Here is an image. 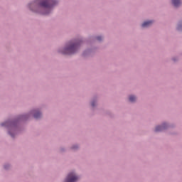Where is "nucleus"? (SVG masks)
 I'll list each match as a JSON object with an SVG mask.
<instances>
[{
    "label": "nucleus",
    "instance_id": "obj_1",
    "mask_svg": "<svg viewBox=\"0 0 182 182\" xmlns=\"http://www.w3.org/2000/svg\"><path fill=\"white\" fill-rule=\"evenodd\" d=\"M80 42L70 43L69 45L64 49L63 53L64 55H72L79 48Z\"/></svg>",
    "mask_w": 182,
    "mask_h": 182
},
{
    "label": "nucleus",
    "instance_id": "obj_2",
    "mask_svg": "<svg viewBox=\"0 0 182 182\" xmlns=\"http://www.w3.org/2000/svg\"><path fill=\"white\" fill-rule=\"evenodd\" d=\"M56 3L55 0H36V4H38L42 8L50 9Z\"/></svg>",
    "mask_w": 182,
    "mask_h": 182
},
{
    "label": "nucleus",
    "instance_id": "obj_3",
    "mask_svg": "<svg viewBox=\"0 0 182 182\" xmlns=\"http://www.w3.org/2000/svg\"><path fill=\"white\" fill-rule=\"evenodd\" d=\"M79 180V177L75 173H70L66 178L65 182H76Z\"/></svg>",
    "mask_w": 182,
    "mask_h": 182
},
{
    "label": "nucleus",
    "instance_id": "obj_4",
    "mask_svg": "<svg viewBox=\"0 0 182 182\" xmlns=\"http://www.w3.org/2000/svg\"><path fill=\"white\" fill-rule=\"evenodd\" d=\"M153 25V21H148L143 23L141 25L142 28H149V26H151Z\"/></svg>",
    "mask_w": 182,
    "mask_h": 182
},
{
    "label": "nucleus",
    "instance_id": "obj_5",
    "mask_svg": "<svg viewBox=\"0 0 182 182\" xmlns=\"http://www.w3.org/2000/svg\"><path fill=\"white\" fill-rule=\"evenodd\" d=\"M172 4L177 8V6H180L181 1L180 0H172Z\"/></svg>",
    "mask_w": 182,
    "mask_h": 182
},
{
    "label": "nucleus",
    "instance_id": "obj_6",
    "mask_svg": "<svg viewBox=\"0 0 182 182\" xmlns=\"http://www.w3.org/2000/svg\"><path fill=\"white\" fill-rule=\"evenodd\" d=\"M164 129H166V127L164 125L163 126H158L155 129V132H161Z\"/></svg>",
    "mask_w": 182,
    "mask_h": 182
},
{
    "label": "nucleus",
    "instance_id": "obj_7",
    "mask_svg": "<svg viewBox=\"0 0 182 182\" xmlns=\"http://www.w3.org/2000/svg\"><path fill=\"white\" fill-rule=\"evenodd\" d=\"M34 117H35V119H39V117H41V113L40 112H35Z\"/></svg>",
    "mask_w": 182,
    "mask_h": 182
},
{
    "label": "nucleus",
    "instance_id": "obj_8",
    "mask_svg": "<svg viewBox=\"0 0 182 182\" xmlns=\"http://www.w3.org/2000/svg\"><path fill=\"white\" fill-rule=\"evenodd\" d=\"M129 102H134L136 100V97L131 95L129 96Z\"/></svg>",
    "mask_w": 182,
    "mask_h": 182
},
{
    "label": "nucleus",
    "instance_id": "obj_9",
    "mask_svg": "<svg viewBox=\"0 0 182 182\" xmlns=\"http://www.w3.org/2000/svg\"><path fill=\"white\" fill-rule=\"evenodd\" d=\"M101 39H102V37H100V36L97 37V41H100Z\"/></svg>",
    "mask_w": 182,
    "mask_h": 182
},
{
    "label": "nucleus",
    "instance_id": "obj_10",
    "mask_svg": "<svg viewBox=\"0 0 182 182\" xmlns=\"http://www.w3.org/2000/svg\"><path fill=\"white\" fill-rule=\"evenodd\" d=\"M181 28V25H179L178 26V29H180Z\"/></svg>",
    "mask_w": 182,
    "mask_h": 182
},
{
    "label": "nucleus",
    "instance_id": "obj_11",
    "mask_svg": "<svg viewBox=\"0 0 182 182\" xmlns=\"http://www.w3.org/2000/svg\"><path fill=\"white\" fill-rule=\"evenodd\" d=\"M1 126H6V123L1 124Z\"/></svg>",
    "mask_w": 182,
    "mask_h": 182
},
{
    "label": "nucleus",
    "instance_id": "obj_12",
    "mask_svg": "<svg viewBox=\"0 0 182 182\" xmlns=\"http://www.w3.org/2000/svg\"><path fill=\"white\" fill-rule=\"evenodd\" d=\"M92 106H95V102H92Z\"/></svg>",
    "mask_w": 182,
    "mask_h": 182
},
{
    "label": "nucleus",
    "instance_id": "obj_13",
    "mask_svg": "<svg viewBox=\"0 0 182 182\" xmlns=\"http://www.w3.org/2000/svg\"><path fill=\"white\" fill-rule=\"evenodd\" d=\"M11 134V137H14V135L12 134Z\"/></svg>",
    "mask_w": 182,
    "mask_h": 182
}]
</instances>
